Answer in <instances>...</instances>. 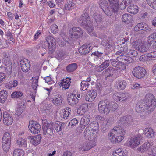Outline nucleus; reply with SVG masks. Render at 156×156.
Listing matches in <instances>:
<instances>
[{
    "mask_svg": "<svg viewBox=\"0 0 156 156\" xmlns=\"http://www.w3.org/2000/svg\"><path fill=\"white\" fill-rule=\"evenodd\" d=\"M156 107V99L154 96L151 94H147L145 97V102H137L136 110L138 113H141L143 112H148V113L152 112Z\"/></svg>",
    "mask_w": 156,
    "mask_h": 156,
    "instance_id": "1",
    "label": "nucleus"
},
{
    "mask_svg": "<svg viewBox=\"0 0 156 156\" xmlns=\"http://www.w3.org/2000/svg\"><path fill=\"white\" fill-rule=\"evenodd\" d=\"M125 133L124 129L119 126L115 127L111 130L108 134V137L112 143H116L120 142L123 140Z\"/></svg>",
    "mask_w": 156,
    "mask_h": 156,
    "instance_id": "2",
    "label": "nucleus"
},
{
    "mask_svg": "<svg viewBox=\"0 0 156 156\" xmlns=\"http://www.w3.org/2000/svg\"><path fill=\"white\" fill-rule=\"evenodd\" d=\"M80 20L81 21L80 25L86 29L90 35L102 38L101 37H98L96 34L93 32V23L91 22L90 21L88 14L87 13H83L80 17Z\"/></svg>",
    "mask_w": 156,
    "mask_h": 156,
    "instance_id": "3",
    "label": "nucleus"
},
{
    "mask_svg": "<svg viewBox=\"0 0 156 156\" xmlns=\"http://www.w3.org/2000/svg\"><path fill=\"white\" fill-rule=\"evenodd\" d=\"M114 106H112L106 99L101 100L98 104V109L101 113L108 114L110 111H114L117 107L116 103L114 104Z\"/></svg>",
    "mask_w": 156,
    "mask_h": 156,
    "instance_id": "4",
    "label": "nucleus"
},
{
    "mask_svg": "<svg viewBox=\"0 0 156 156\" xmlns=\"http://www.w3.org/2000/svg\"><path fill=\"white\" fill-rule=\"evenodd\" d=\"M46 41H45L42 44L41 48L42 50L48 49V52L50 53H52L55 49L56 44L55 40L52 37L48 36L46 38Z\"/></svg>",
    "mask_w": 156,
    "mask_h": 156,
    "instance_id": "5",
    "label": "nucleus"
},
{
    "mask_svg": "<svg viewBox=\"0 0 156 156\" xmlns=\"http://www.w3.org/2000/svg\"><path fill=\"white\" fill-rule=\"evenodd\" d=\"M134 30L138 32V33L144 34V35L146 33L149 34L152 31V29L144 23H138L135 27Z\"/></svg>",
    "mask_w": 156,
    "mask_h": 156,
    "instance_id": "6",
    "label": "nucleus"
},
{
    "mask_svg": "<svg viewBox=\"0 0 156 156\" xmlns=\"http://www.w3.org/2000/svg\"><path fill=\"white\" fill-rule=\"evenodd\" d=\"M11 144V136L9 133H5L2 137V144L3 148L5 152H7L10 148Z\"/></svg>",
    "mask_w": 156,
    "mask_h": 156,
    "instance_id": "7",
    "label": "nucleus"
},
{
    "mask_svg": "<svg viewBox=\"0 0 156 156\" xmlns=\"http://www.w3.org/2000/svg\"><path fill=\"white\" fill-rule=\"evenodd\" d=\"M90 10V15L92 16L93 20L94 21L93 24L96 26L102 21V16L100 13L97 12L93 8H91Z\"/></svg>",
    "mask_w": 156,
    "mask_h": 156,
    "instance_id": "8",
    "label": "nucleus"
},
{
    "mask_svg": "<svg viewBox=\"0 0 156 156\" xmlns=\"http://www.w3.org/2000/svg\"><path fill=\"white\" fill-rule=\"evenodd\" d=\"M81 29L79 27H73L69 31V35L73 40L78 38L83 35Z\"/></svg>",
    "mask_w": 156,
    "mask_h": 156,
    "instance_id": "9",
    "label": "nucleus"
},
{
    "mask_svg": "<svg viewBox=\"0 0 156 156\" xmlns=\"http://www.w3.org/2000/svg\"><path fill=\"white\" fill-rule=\"evenodd\" d=\"M116 55H128L129 56L136 57L138 56L137 51L133 50H127V48L124 47H121L120 49L116 53Z\"/></svg>",
    "mask_w": 156,
    "mask_h": 156,
    "instance_id": "10",
    "label": "nucleus"
},
{
    "mask_svg": "<svg viewBox=\"0 0 156 156\" xmlns=\"http://www.w3.org/2000/svg\"><path fill=\"white\" fill-rule=\"evenodd\" d=\"M132 73L135 77L140 79L144 77L146 71L143 67L138 66L133 69Z\"/></svg>",
    "mask_w": 156,
    "mask_h": 156,
    "instance_id": "11",
    "label": "nucleus"
},
{
    "mask_svg": "<svg viewBox=\"0 0 156 156\" xmlns=\"http://www.w3.org/2000/svg\"><path fill=\"white\" fill-rule=\"evenodd\" d=\"M28 128L31 132L34 134L39 133L41 129V126L38 122L33 120L29 122Z\"/></svg>",
    "mask_w": 156,
    "mask_h": 156,
    "instance_id": "12",
    "label": "nucleus"
},
{
    "mask_svg": "<svg viewBox=\"0 0 156 156\" xmlns=\"http://www.w3.org/2000/svg\"><path fill=\"white\" fill-rule=\"evenodd\" d=\"M85 93L86 94L84 96L82 95H81V98H83V99L85 98L86 101L88 102H92L93 101L97 95L96 91L94 90H91L87 92H85Z\"/></svg>",
    "mask_w": 156,
    "mask_h": 156,
    "instance_id": "13",
    "label": "nucleus"
},
{
    "mask_svg": "<svg viewBox=\"0 0 156 156\" xmlns=\"http://www.w3.org/2000/svg\"><path fill=\"white\" fill-rule=\"evenodd\" d=\"M96 144L95 142L92 140L89 142H84L81 144L79 147V149L82 151H88L94 147Z\"/></svg>",
    "mask_w": 156,
    "mask_h": 156,
    "instance_id": "14",
    "label": "nucleus"
},
{
    "mask_svg": "<svg viewBox=\"0 0 156 156\" xmlns=\"http://www.w3.org/2000/svg\"><path fill=\"white\" fill-rule=\"evenodd\" d=\"M119 121L122 124L126 126H129L134 124L133 119L130 115L121 117Z\"/></svg>",
    "mask_w": 156,
    "mask_h": 156,
    "instance_id": "15",
    "label": "nucleus"
},
{
    "mask_svg": "<svg viewBox=\"0 0 156 156\" xmlns=\"http://www.w3.org/2000/svg\"><path fill=\"white\" fill-rule=\"evenodd\" d=\"M142 139L141 135H136L131 138L129 142V144L132 148H134L140 144V141Z\"/></svg>",
    "mask_w": 156,
    "mask_h": 156,
    "instance_id": "16",
    "label": "nucleus"
},
{
    "mask_svg": "<svg viewBox=\"0 0 156 156\" xmlns=\"http://www.w3.org/2000/svg\"><path fill=\"white\" fill-rule=\"evenodd\" d=\"M53 124L54 123L51 122L50 123V125H49L48 126L42 128L43 132V134L45 136L51 137L53 134L54 129L53 126Z\"/></svg>",
    "mask_w": 156,
    "mask_h": 156,
    "instance_id": "17",
    "label": "nucleus"
},
{
    "mask_svg": "<svg viewBox=\"0 0 156 156\" xmlns=\"http://www.w3.org/2000/svg\"><path fill=\"white\" fill-rule=\"evenodd\" d=\"M21 69L24 72H28L30 67V62L27 59H23L20 61Z\"/></svg>",
    "mask_w": 156,
    "mask_h": 156,
    "instance_id": "18",
    "label": "nucleus"
},
{
    "mask_svg": "<svg viewBox=\"0 0 156 156\" xmlns=\"http://www.w3.org/2000/svg\"><path fill=\"white\" fill-rule=\"evenodd\" d=\"M90 117L89 115H85L81 119L80 122V130L82 131L90 122Z\"/></svg>",
    "mask_w": 156,
    "mask_h": 156,
    "instance_id": "19",
    "label": "nucleus"
},
{
    "mask_svg": "<svg viewBox=\"0 0 156 156\" xmlns=\"http://www.w3.org/2000/svg\"><path fill=\"white\" fill-rule=\"evenodd\" d=\"M100 6L106 15L110 16L112 15L113 12L112 10L111 11L109 10L108 8V5L107 1L105 0L102 1Z\"/></svg>",
    "mask_w": 156,
    "mask_h": 156,
    "instance_id": "20",
    "label": "nucleus"
},
{
    "mask_svg": "<svg viewBox=\"0 0 156 156\" xmlns=\"http://www.w3.org/2000/svg\"><path fill=\"white\" fill-rule=\"evenodd\" d=\"M3 123L6 125L9 126L11 125L13 122V119L11 115L7 112L3 113Z\"/></svg>",
    "mask_w": 156,
    "mask_h": 156,
    "instance_id": "21",
    "label": "nucleus"
},
{
    "mask_svg": "<svg viewBox=\"0 0 156 156\" xmlns=\"http://www.w3.org/2000/svg\"><path fill=\"white\" fill-rule=\"evenodd\" d=\"M2 55L3 56V62L4 64L8 66L9 67V69L11 71V69L10 67H11L12 63L11 60H10V56L9 54L6 52H3L2 53ZM10 72V71H9V72Z\"/></svg>",
    "mask_w": 156,
    "mask_h": 156,
    "instance_id": "22",
    "label": "nucleus"
},
{
    "mask_svg": "<svg viewBox=\"0 0 156 156\" xmlns=\"http://www.w3.org/2000/svg\"><path fill=\"white\" fill-rule=\"evenodd\" d=\"M111 9L114 13L116 12L119 9V0H108Z\"/></svg>",
    "mask_w": 156,
    "mask_h": 156,
    "instance_id": "23",
    "label": "nucleus"
},
{
    "mask_svg": "<svg viewBox=\"0 0 156 156\" xmlns=\"http://www.w3.org/2000/svg\"><path fill=\"white\" fill-rule=\"evenodd\" d=\"M68 98L67 101L68 103L71 106H74L79 102L78 99L75 94H71Z\"/></svg>",
    "mask_w": 156,
    "mask_h": 156,
    "instance_id": "24",
    "label": "nucleus"
},
{
    "mask_svg": "<svg viewBox=\"0 0 156 156\" xmlns=\"http://www.w3.org/2000/svg\"><path fill=\"white\" fill-rule=\"evenodd\" d=\"M29 139L31 144L34 145L36 146L40 143L41 136V135L38 134L36 136H31Z\"/></svg>",
    "mask_w": 156,
    "mask_h": 156,
    "instance_id": "25",
    "label": "nucleus"
},
{
    "mask_svg": "<svg viewBox=\"0 0 156 156\" xmlns=\"http://www.w3.org/2000/svg\"><path fill=\"white\" fill-rule=\"evenodd\" d=\"M126 84L125 81L123 80H120L116 81L115 87L119 90H123L126 87Z\"/></svg>",
    "mask_w": 156,
    "mask_h": 156,
    "instance_id": "26",
    "label": "nucleus"
},
{
    "mask_svg": "<svg viewBox=\"0 0 156 156\" xmlns=\"http://www.w3.org/2000/svg\"><path fill=\"white\" fill-rule=\"evenodd\" d=\"M148 42L153 45V48H156V32L151 33L148 37Z\"/></svg>",
    "mask_w": 156,
    "mask_h": 156,
    "instance_id": "27",
    "label": "nucleus"
},
{
    "mask_svg": "<svg viewBox=\"0 0 156 156\" xmlns=\"http://www.w3.org/2000/svg\"><path fill=\"white\" fill-rule=\"evenodd\" d=\"M110 61L111 62V64L114 67L122 69L126 68V66L124 64L122 65L121 61H118L113 59H110Z\"/></svg>",
    "mask_w": 156,
    "mask_h": 156,
    "instance_id": "28",
    "label": "nucleus"
},
{
    "mask_svg": "<svg viewBox=\"0 0 156 156\" xmlns=\"http://www.w3.org/2000/svg\"><path fill=\"white\" fill-rule=\"evenodd\" d=\"M110 61L109 60H105L101 65L97 68V70L98 72H101L107 68L110 64Z\"/></svg>",
    "mask_w": 156,
    "mask_h": 156,
    "instance_id": "29",
    "label": "nucleus"
},
{
    "mask_svg": "<svg viewBox=\"0 0 156 156\" xmlns=\"http://www.w3.org/2000/svg\"><path fill=\"white\" fill-rule=\"evenodd\" d=\"M115 71L114 68L112 67H109L102 72V74H105L106 78L108 76L109 77H112L115 73Z\"/></svg>",
    "mask_w": 156,
    "mask_h": 156,
    "instance_id": "30",
    "label": "nucleus"
},
{
    "mask_svg": "<svg viewBox=\"0 0 156 156\" xmlns=\"http://www.w3.org/2000/svg\"><path fill=\"white\" fill-rule=\"evenodd\" d=\"M103 54L102 52H100L98 51L95 52L94 53L93 55L96 56L94 60L97 64L101 63L105 59L103 57L101 56V55Z\"/></svg>",
    "mask_w": 156,
    "mask_h": 156,
    "instance_id": "31",
    "label": "nucleus"
},
{
    "mask_svg": "<svg viewBox=\"0 0 156 156\" xmlns=\"http://www.w3.org/2000/svg\"><path fill=\"white\" fill-rule=\"evenodd\" d=\"M151 144L149 142H146L138 149L137 150L141 152H145L148 150L151 147Z\"/></svg>",
    "mask_w": 156,
    "mask_h": 156,
    "instance_id": "32",
    "label": "nucleus"
},
{
    "mask_svg": "<svg viewBox=\"0 0 156 156\" xmlns=\"http://www.w3.org/2000/svg\"><path fill=\"white\" fill-rule=\"evenodd\" d=\"M52 103L55 105H59L62 103V98L61 95L56 96L51 99Z\"/></svg>",
    "mask_w": 156,
    "mask_h": 156,
    "instance_id": "33",
    "label": "nucleus"
},
{
    "mask_svg": "<svg viewBox=\"0 0 156 156\" xmlns=\"http://www.w3.org/2000/svg\"><path fill=\"white\" fill-rule=\"evenodd\" d=\"M17 144L23 148H25L27 146V142L25 139L20 137L17 141Z\"/></svg>",
    "mask_w": 156,
    "mask_h": 156,
    "instance_id": "34",
    "label": "nucleus"
},
{
    "mask_svg": "<svg viewBox=\"0 0 156 156\" xmlns=\"http://www.w3.org/2000/svg\"><path fill=\"white\" fill-rule=\"evenodd\" d=\"M8 96V93L4 90L0 92V102L4 104L6 101Z\"/></svg>",
    "mask_w": 156,
    "mask_h": 156,
    "instance_id": "35",
    "label": "nucleus"
},
{
    "mask_svg": "<svg viewBox=\"0 0 156 156\" xmlns=\"http://www.w3.org/2000/svg\"><path fill=\"white\" fill-rule=\"evenodd\" d=\"M90 50L89 47L87 45L84 44L80 47L79 49V52L81 54L85 55L88 53Z\"/></svg>",
    "mask_w": 156,
    "mask_h": 156,
    "instance_id": "36",
    "label": "nucleus"
},
{
    "mask_svg": "<svg viewBox=\"0 0 156 156\" xmlns=\"http://www.w3.org/2000/svg\"><path fill=\"white\" fill-rule=\"evenodd\" d=\"M127 11L131 14H136L138 12V7L136 5H131L127 8Z\"/></svg>",
    "mask_w": 156,
    "mask_h": 156,
    "instance_id": "37",
    "label": "nucleus"
},
{
    "mask_svg": "<svg viewBox=\"0 0 156 156\" xmlns=\"http://www.w3.org/2000/svg\"><path fill=\"white\" fill-rule=\"evenodd\" d=\"M53 126H54L55 129L57 132H58L61 131L63 129L65 126V124L58 122L57 123H54Z\"/></svg>",
    "mask_w": 156,
    "mask_h": 156,
    "instance_id": "38",
    "label": "nucleus"
},
{
    "mask_svg": "<svg viewBox=\"0 0 156 156\" xmlns=\"http://www.w3.org/2000/svg\"><path fill=\"white\" fill-rule=\"evenodd\" d=\"M88 126L90 128L91 131H98L99 124L96 121L91 122Z\"/></svg>",
    "mask_w": 156,
    "mask_h": 156,
    "instance_id": "39",
    "label": "nucleus"
},
{
    "mask_svg": "<svg viewBox=\"0 0 156 156\" xmlns=\"http://www.w3.org/2000/svg\"><path fill=\"white\" fill-rule=\"evenodd\" d=\"M144 133L149 138L154 137L155 133V132L151 128H146L144 131Z\"/></svg>",
    "mask_w": 156,
    "mask_h": 156,
    "instance_id": "40",
    "label": "nucleus"
},
{
    "mask_svg": "<svg viewBox=\"0 0 156 156\" xmlns=\"http://www.w3.org/2000/svg\"><path fill=\"white\" fill-rule=\"evenodd\" d=\"M77 68V65L76 63L69 64L66 67V70L68 73L72 72L75 71Z\"/></svg>",
    "mask_w": 156,
    "mask_h": 156,
    "instance_id": "41",
    "label": "nucleus"
},
{
    "mask_svg": "<svg viewBox=\"0 0 156 156\" xmlns=\"http://www.w3.org/2000/svg\"><path fill=\"white\" fill-rule=\"evenodd\" d=\"M75 6V4L72 2V0H67V3L65 5V8L66 10H70L74 9Z\"/></svg>",
    "mask_w": 156,
    "mask_h": 156,
    "instance_id": "42",
    "label": "nucleus"
},
{
    "mask_svg": "<svg viewBox=\"0 0 156 156\" xmlns=\"http://www.w3.org/2000/svg\"><path fill=\"white\" fill-rule=\"evenodd\" d=\"M24 109L25 107L23 104H21L20 105L16 110L15 114L17 116H19L22 114Z\"/></svg>",
    "mask_w": 156,
    "mask_h": 156,
    "instance_id": "43",
    "label": "nucleus"
},
{
    "mask_svg": "<svg viewBox=\"0 0 156 156\" xmlns=\"http://www.w3.org/2000/svg\"><path fill=\"white\" fill-rule=\"evenodd\" d=\"M24 151L22 149H15L13 152V156H24Z\"/></svg>",
    "mask_w": 156,
    "mask_h": 156,
    "instance_id": "44",
    "label": "nucleus"
},
{
    "mask_svg": "<svg viewBox=\"0 0 156 156\" xmlns=\"http://www.w3.org/2000/svg\"><path fill=\"white\" fill-rule=\"evenodd\" d=\"M18 81L16 80L11 81L7 83L6 87L8 89H10L16 87L18 85Z\"/></svg>",
    "mask_w": 156,
    "mask_h": 156,
    "instance_id": "45",
    "label": "nucleus"
},
{
    "mask_svg": "<svg viewBox=\"0 0 156 156\" xmlns=\"http://www.w3.org/2000/svg\"><path fill=\"white\" fill-rule=\"evenodd\" d=\"M23 95V93L20 91H15L13 92L11 94V97L15 99L20 98Z\"/></svg>",
    "mask_w": 156,
    "mask_h": 156,
    "instance_id": "46",
    "label": "nucleus"
},
{
    "mask_svg": "<svg viewBox=\"0 0 156 156\" xmlns=\"http://www.w3.org/2000/svg\"><path fill=\"white\" fill-rule=\"evenodd\" d=\"M121 101L125 102L130 97V95L129 93H122L120 94Z\"/></svg>",
    "mask_w": 156,
    "mask_h": 156,
    "instance_id": "47",
    "label": "nucleus"
},
{
    "mask_svg": "<svg viewBox=\"0 0 156 156\" xmlns=\"http://www.w3.org/2000/svg\"><path fill=\"white\" fill-rule=\"evenodd\" d=\"M143 44L141 40H138L133 41L132 43V44L135 48L138 50L139 48H140V46H141V44Z\"/></svg>",
    "mask_w": 156,
    "mask_h": 156,
    "instance_id": "48",
    "label": "nucleus"
},
{
    "mask_svg": "<svg viewBox=\"0 0 156 156\" xmlns=\"http://www.w3.org/2000/svg\"><path fill=\"white\" fill-rule=\"evenodd\" d=\"M146 1L149 5L156 10V0H146Z\"/></svg>",
    "mask_w": 156,
    "mask_h": 156,
    "instance_id": "49",
    "label": "nucleus"
},
{
    "mask_svg": "<svg viewBox=\"0 0 156 156\" xmlns=\"http://www.w3.org/2000/svg\"><path fill=\"white\" fill-rule=\"evenodd\" d=\"M109 128V124L108 121L105 120L103 122L101 126V128L104 131H107Z\"/></svg>",
    "mask_w": 156,
    "mask_h": 156,
    "instance_id": "50",
    "label": "nucleus"
},
{
    "mask_svg": "<svg viewBox=\"0 0 156 156\" xmlns=\"http://www.w3.org/2000/svg\"><path fill=\"white\" fill-rule=\"evenodd\" d=\"M131 18L132 16L130 14H125L122 15V19L123 22H126L130 20H131Z\"/></svg>",
    "mask_w": 156,
    "mask_h": 156,
    "instance_id": "51",
    "label": "nucleus"
},
{
    "mask_svg": "<svg viewBox=\"0 0 156 156\" xmlns=\"http://www.w3.org/2000/svg\"><path fill=\"white\" fill-rule=\"evenodd\" d=\"M70 111V108H66L65 111L63 112L64 114L63 118L64 119H66L69 115H71Z\"/></svg>",
    "mask_w": 156,
    "mask_h": 156,
    "instance_id": "52",
    "label": "nucleus"
},
{
    "mask_svg": "<svg viewBox=\"0 0 156 156\" xmlns=\"http://www.w3.org/2000/svg\"><path fill=\"white\" fill-rule=\"evenodd\" d=\"M89 83L86 81H83L81 82V89L83 91L87 89Z\"/></svg>",
    "mask_w": 156,
    "mask_h": 156,
    "instance_id": "53",
    "label": "nucleus"
},
{
    "mask_svg": "<svg viewBox=\"0 0 156 156\" xmlns=\"http://www.w3.org/2000/svg\"><path fill=\"white\" fill-rule=\"evenodd\" d=\"M51 31L53 33H56L58 31V26L55 24L51 25L50 27Z\"/></svg>",
    "mask_w": 156,
    "mask_h": 156,
    "instance_id": "54",
    "label": "nucleus"
},
{
    "mask_svg": "<svg viewBox=\"0 0 156 156\" xmlns=\"http://www.w3.org/2000/svg\"><path fill=\"white\" fill-rule=\"evenodd\" d=\"M78 121L76 118H74L71 120L69 122L68 126H71V127H73L75 126L76 124H78Z\"/></svg>",
    "mask_w": 156,
    "mask_h": 156,
    "instance_id": "55",
    "label": "nucleus"
},
{
    "mask_svg": "<svg viewBox=\"0 0 156 156\" xmlns=\"http://www.w3.org/2000/svg\"><path fill=\"white\" fill-rule=\"evenodd\" d=\"M120 94H119L118 92H116L113 95L112 98L113 99L116 101H121V98L120 97Z\"/></svg>",
    "mask_w": 156,
    "mask_h": 156,
    "instance_id": "56",
    "label": "nucleus"
},
{
    "mask_svg": "<svg viewBox=\"0 0 156 156\" xmlns=\"http://www.w3.org/2000/svg\"><path fill=\"white\" fill-rule=\"evenodd\" d=\"M65 55L66 54L65 52L61 50L57 53L56 56L58 59L59 60L60 59H62Z\"/></svg>",
    "mask_w": 156,
    "mask_h": 156,
    "instance_id": "57",
    "label": "nucleus"
},
{
    "mask_svg": "<svg viewBox=\"0 0 156 156\" xmlns=\"http://www.w3.org/2000/svg\"><path fill=\"white\" fill-rule=\"evenodd\" d=\"M46 82L48 83L49 84H54L55 83L54 81L51 79L50 76H46L44 78Z\"/></svg>",
    "mask_w": 156,
    "mask_h": 156,
    "instance_id": "58",
    "label": "nucleus"
},
{
    "mask_svg": "<svg viewBox=\"0 0 156 156\" xmlns=\"http://www.w3.org/2000/svg\"><path fill=\"white\" fill-rule=\"evenodd\" d=\"M90 127H89L88 126L84 130V136L86 138H88V139L89 140V138L91 133V132H90V129H89Z\"/></svg>",
    "mask_w": 156,
    "mask_h": 156,
    "instance_id": "59",
    "label": "nucleus"
},
{
    "mask_svg": "<svg viewBox=\"0 0 156 156\" xmlns=\"http://www.w3.org/2000/svg\"><path fill=\"white\" fill-rule=\"evenodd\" d=\"M122 55H119V56L117 57V60L118 61H119L120 59H122V61L124 63H125V62H126L129 57H126Z\"/></svg>",
    "mask_w": 156,
    "mask_h": 156,
    "instance_id": "60",
    "label": "nucleus"
},
{
    "mask_svg": "<svg viewBox=\"0 0 156 156\" xmlns=\"http://www.w3.org/2000/svg\"><path fill=\"white\" fill-rule=\"evenodd\" d=\"M141 45V46H140V47L139 48L138 51L142 53H144L147 51V48L144 43Z\"/></svg>",
    "mask_w": 156,
    "mask_h": 156,
    "instance_id": "61",
    "label": "nucleus"
},
{
    "mask_svg": "<svg viewBox=\"0 0 156 156\" xmlns=\"http://www.w3.org/2000/svg\"><path fill=\"white\" fill-rule=\"evenodd\" d=\"M92 132L91 133L89 136L91 139H93L97 136V133L98 131H91Z\"/></svg>",
    "mask_w": 156,
    "mask_h": 156,
    "instance_id": "62",
    "label": "nucleus"
},
{
    "mask_svg": "<svg viewBox=\"0 0 156 156\" xmlns=\"http://www.w3.org/2000/svg\"><path fill=\"white\" fill-rule=\"evenodd\" d=\"M102 44L104 46L108 48H109L110 47V42L108 40H104L101 42Z\"/></svg>",
    "mask_w": 156,
    "mask_h": 156,
    "instance_id": "63",
    "label": "nucleus"
},
{
    "mask_svg": "<svg viewBox=\"0 0 156 156\" xmlns=\"http://www.w3.org/2000/svg\"><path fill=\"white\" fill-rule=\"evenodd\" d=\"M150 153L151 155H148L147 156H155L156 155V147H153L151 149V151Z\"/></svg>",
    "mask_w": 156,
    "mask_h": 156,
    "instance_id": "64",
    "label": "nucleus"
}]
</instances>
